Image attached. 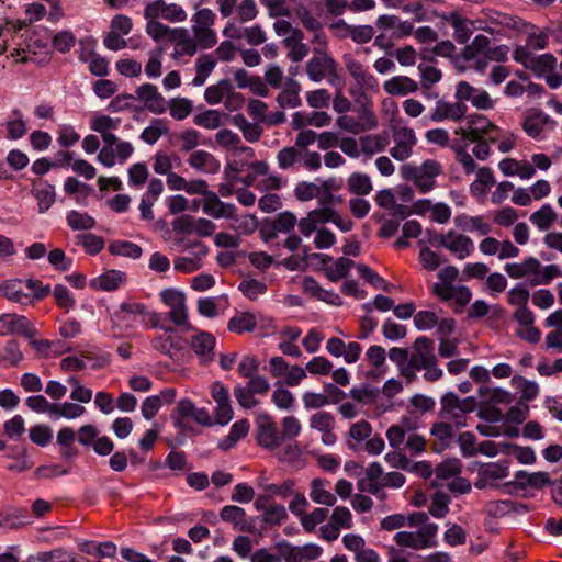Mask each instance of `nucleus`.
I'll list each match as a JSON object with an SVG mask.
<instances>
[{"label": "nucleus", "instance_id": "1", "mask_svg": "<svg viewBox=\"0 0 562 562\" xmlns=\"http://www.w3.org/2000/svg\"><path fill=\"white\" fill-rule=\"evenodd\" d=\"M408 526L416 528V531H398L394 535L397 546L413 550H425L435 548L438 544L437 533L439 527L431 522L424 512H415L408 516Z\"/></svg>", "mask_w": 562, "mask_h": 562}, {"label": "nucleus", "instance_id": "2", "mask_svg": "<svg viewBox=\"0 0 562 562\" xmlns=\"http://www.w3.org/2000/svg\"><path fill=\"white\" fill-rule=\"evenodd\" d=\"M504 270L512 279H527L531 286L546 285L553 279L562 277L558 265L542 266L540 260L532 256L520 262L506 263Z\"/></svg>", "mask_w": 562, "mask_h": 562}, {"label": "nucleus", "instance_id": "3", "mask_svg": "<svg viewBox=\"0 0 562 562\" xmlns=\"http://www.w3.org/2000/svg\"><path fill=\"white\" fill-rule=\"evenodd\" d=\"M403 179L411 181L420 193L435 188L436 178L442 173V165L436 159H426L419 166L405 164L401 166Z\"/></svg>", "mask_w": 562, "mask_h": 562}, {"label": "nucleus", "instance_id": "4", "mask_svg": "<svg viewBox=\"0 0 562 562\" xmlns=\"http://www.w3.org/2000/svg\"><path fill=\"white\" fill-rule=\"evenodd\" d=\"M477 394V416L485 422H499L503 413L496 405L509 404L513 401L512 394L499 387L481 386Z\"/></svg>", "mask_w": 562, "mask_h": 562}, {"label": "nucleus", "instance_id": "5", "mask_svg": "<svg viewBox=\"0 0 562 562\" xmlns=\"http://www.w3.org/2000/svg\"><path fill=\"white\" fill-rule=\"evenodd\" d=\"M276 161L280 170H293L302 165L310 171H317L322 167L318 151H303L293 145L281 148L276 154Z\"/></svg>", "mask_w": 562, "mask_h": 562}, {"label": "nucleus", "instance_id": "6", "mask_svg": "<svg viewBox=\"0 0 562 562\" xmlns=\"http://www.w3.org/2000/svg\"><path fill=\"white\" fill-rule=\"evenodd\" d=\"M300 430V424H260L257 440L261 447L274 449L296 437Z\"/></svg>", "mask_w": 562, "mask_h": 562}, {"label": "nucleus", "instance_id": "7", "mask_svg": "<svg viewBox=\"0 0 562 562\" xmlns=\"http://www.w3.org/2000/svg\"><path fill=\"white\" fill-rule=\"evenodd\" d=\"M437 484L447 486L453 493L464 494L471 490L468 480L460 477L461 463L458 459H448L436 468Z\"/></svg>", "mask_w": 562, "mask_h": 562}, {"label": "nucleus", "instance_id": "8", "mask_svg": "<svg viewBox=\"0 0 562 562\" xmlns=\"http://www.w3.org/2000/svg\"><path fill=\"white\" fill-rule=\"evenodd\" d=\"M392 132L393 146L390 149V155L397 161H405L414 154V148L417 145V136L414 128L407 125L390 124Z\"/></svg>", "mask_w": 562, "mask_h": 562}, {"label": "nucleus", "instance_id": "9", "mask_svg": "<svg viewBox=\"0 0 562 562\" xmlns=\"http://www.w3.org/2000/svg\"><path fill=\"white\" fill-rule=\"evenodd\" d=\"M305 74L313 82L323 80L334 81L338 78V64L327 52L314 53V56L305 64Z\"/></svg>", "mask_w": 562, "mask_h": 562}, {"label": "nucleus", "instance_id": "10", "mask_svg": "<svg viewBox=\"0 0 562 562\" xmlns=\"http://www.w3.org/2000/svg\"><path fill=\"white\" fill-rule=\"evenodd\" d=\"M192 32L200 43V48L207 49L215 46L217 35L212 26L215 23V13L207 8L198 10L192 18Z\"/></svg>", "mask_w": 562, "mask_h": 562}, {"label": "nucleus", "instance_id": "11", "mask_svg": "<svg viewBox=\"0 0 562 562\" xmlns=\"http://www.w3.org/2000/svg\"><path fill=\"white\" fill-rule=\"evenodd\" d=\"M432 243H436L445 249L449 250L459 260L465 259L474 250L472 239L469 236L458 233L453 229H450L445 234L436 235L432 239Z\"/></svg>", "mask_w": 562, "mask_h": 562}, {"label": "nucleus", "instance_id": "12", "mask_svg": "<svg viewBox=\"0 0 562 562\" xmlns=\"http://www.w3.org/2000/svg\"><path fill=\"white\" fill-rule=\"evenodd\" d=\"M440 417L442 419H460L465 414L474 412L477 407L475 397L459 398L454 393L448 392L440 400Z\"/></svg>", "mask_w": 562, "mask_h": 562}, {"label": "nucleus", "instance_id": "13", "mask_svg": "<svg viewBox=\"0 0 562 562\" xmlns=\"http://www.w3.org/2000/svg\"><path fill=\"white\" fill-rule=\"evenodd\" d=\"M344 66L348 75L355 81L359 90H373L378 86L376 78L370 72L369 68L351 54L342 55Z\"/></svg>", "mask_w": 562, "mask_h": 562}, {"label": "nucleus", "instance_id": "14", "mask_svg": "<svg viewBox=\"0 0 562 562\" xmlns=\"http://www.w3.org/2000/svg\"><path fill=\"white\" fill-rule=\"evenodd\" d=\"M508 474L507 461L501 460L497 462L480 464L474 486L479 490L496 486L498 482L506 479Z\"/></svg>", "mask_w": 562, "mask_h": 562}, {"label": "nucleus", "instance_id": "15", "mask_svg": "<svg viewBox=\"0 0 562 562\" xmlns=\"http://www.w3.org/2000/svg\"><path fill=\"white\" fill-rule=\"evenodd\" d=\"M468 111V106L463 102L448 101L443 98L437 99L435 106L430 110L429 119L434 123L443 121L459 122Z\"/></svg>", "mask_w": 562, "mask_h": 562}, {"label": "nucleus", "instance_id": "16", "mask_svg": "<svg viewBox=\"0 0 562 562\" xmlns=\"http://www.w3.org/2000/svg\"><path fill=\"white\" fill-rule=\"evenodd\" d=\"M513 57L517 63L522 64L526 69L531 70L537 76H543L553 71L557 63V59L551 54L528 55L522 48H515Z\"/></svg>", "mask_w": 562, "mask_h": 562}, {"label": "nucleus", "instance_id": "17", "mask_svg": "<svg viewBox=\"0 0 562 562\" xmlns=\"http://www.w3.org/2000/svg\"><path fill=\"white\" fill-rule=\"evenodd\" d=\"M162 302L170 308L169 319L177 326H183L188 323V311L186 306V296L182 292L175 289H166L160 293Z\"/></svg>", "mask_w": 562, "mask_h": 562}, {"label": "nucleus", "instance_id": "18", "mask_svg": "<svg viewBox=\"0 0 562 562\" xmlns=\"http://www.w3.org/2000/svg\"><path fill=\"white\" fill-rule=\"evenodd\" d=\"M211 396L216 404L214 408L216 422H231L234 412L227 387L218 381L212 383Z\"/></svg>", "mask_w": 562, "mask_h": 562}, {"label": "nucleus", "instance_id": "19", "mask_svg": "<svg viewBox=\"0 0 562 562\" xmlns=\"http://www.w3.org/2000/svg\"><path fill=\"white\" fill-rule=\"evenodd\" d=\"M203 213L212 216L213 218H229L236 217V207L234 204L225 203L220 200L218 195L210 191L202 201Z\"/></svg>", "mask_w": 562, "mask_h": 562}, {"label": "nucleus", "instance_id": "20", "mask_svg": "<svg viewBox=\"0 0 562 562\" xmlns=\"http://www.w3.org/2000/svg\"><path fill=\"white\" fill-rule=\"evenodd\" d=\"M135 93L137 99L140 100L144 103L145 108L149 110L151 113L162 114L166 112L167 101L158 92L156 86L150 83H144L136 89Z\"/></svg>", "mask_w": 562, "mask_h": 562}, {"label": "nucleus", "instance_id": "21", "mask_svg": "<svg viewBox=\"0 0 562 562\" xmlns=\"http://www.w3.org/2000/svg\"><path fill=\"white\" fill-rule=\"evenodd\" d=\"M442 19L453 29V38L459 44H467L472 35L475 22L457 11L445 14Z\"/></svg>", "mask_w": 562, "mask_h": 562}, {"label": "nucleus", "instance_id": "22", "mask_svg": "<svg viewBox=\"0 0 562 562\" xmlns=\"http://www.w3.org/2000/svg\"><path fill=\"white\" fill-rule=\"evenodd\" d=\"M0 330L24 335L29 338H33L36 334V329L31 322L25 316L18 314L0 315Z\"/></svg>", "mask_w": 562, "mask_h": 562}, {"label": "nucleus", "instance_id": "23", "mask_svg": "<svg viewBox=\"0 0 562 562\" xmlns=\"http://www.w3.org/2000/svg\"><path fill=\"white\" fill-rule=\"evenodd\" d=\"M169 42L175 44V52L180 56H193L200 48V43L184 27L173 29Z\"/></svg>", "mask_w": 562, "mask_h": 562}, {"label": "nucleus", "instance_id": "24", "mask_svg": "<svg viewBox=\"0 0 562 562\" xmlns=\"http://www.w3.org/2000/svg\"><path fill=\"white\" fill-rule=\"evenodd\" d=\"M331 122V116L324 111L311 113L295 112L292 115L291 126L293 130H306L307 126L325 127Z\"/></svg>", "mask_w": 562, "mask_h": 562}, {"label": "nucleus", "instance_id": "25", "mask_svg": "<svg viewBox=\"0 0 562 562\" xmlns=\"http://www.w3.org/2000/svg\"><path fill=\"white\" fill-rule=\"evenodd\" d=\"M414 352L409 360L417 367H427L434 362H437V357L434 352V340L427 337H418L414 341Z\"/></svg>", "mask_w": 562, "mask_h": 562}, {"label": "nucleus", "instance_id": "26", "mask_svg": "<svg viewBox=\"0 0 562 562\" xmlns=\"http://www.w3.org/2000/svg\"><path fill=\"white\" fill-rule=\"evenodd\" d=\"M418 89V82L408 76H393L383 82V90L395 97H406L416 93Z\"/></svg>", "mask_w": 562, "mask_h": 562}, {"label": "nucleus", "instance_id": "27", "mask_svg": "<svg viewBox=\"0 0 562 562\" xmlns=\"http://www.w3.org/2000/svg\"><path fill=\"white\" fill-rule=\"evenodd\" d=\"M300 91V82L293 78H286L276 98V101L282 109L296 108L301 104Z\"/></svg>", "mask_w": 562, "mask_h": 562}, {"label": "nucleus", "instance_id": "28", "mask_svg": "<svg viewBox=\"0 0 562 562\" xmlns=\"http://www.w3.org/2000/svg\"><path fill=\"white\" fill-rule=\"evenodd\" d=\"M215 342V337L205 331H201L191 337V348L204 363L213 361Z\"/></svg>", "mask_w": 562, "mask_h": 562}, {"label": "nucleus", "instance_id": "29", "mask_svg": "<svg viewBox=\"0 0 562 562\" xmlns=\"http://www.w3.org/2000/svg\"><path fill=\"white\" fill-rule=\"evenodd\" d=\"M172 417L175 419H193L194 422H210L209 412L205 408H196L188 398L178 402Z\"/></svg>", "mask_w": 562, "mask_h": 562}, {"label": "nucleus", "instance_id": "30", "mask_svg": "<svg viewBox=\"0 0 562 562\" xmlns=\"http://www.w3.org/2000/svg\"><path fill=\"white\" fill-rule=\"evenodd\" d=\"M126 281V274L119 270H109L103 274L92 279L90 286L94 290L114 291Z\"/></svg>", "mask_w": 562, "mask_h": 562}, {"label": "nucleus", "instance_id": "31", "mask_svg": "<svg viewBox=\"0 0 562 562\" xmlns=\"http://www.w3.org/2000/svg\"><path fill=\"white\" fill-rule=\"evenodd\" d=\"M491 41L487 36L479 34L474 36L471 43L465 44L461 49V57L465 61H472L480 57H486Z\"/></svg>", "mask_w": 562, "mask_h": 562}, {"label": "nucleus", "instance_id": "32", "mask_svg": "<svg viewBox=\"0 0 562 562\" xmlns=\"http://www.w3.org/2000/svg\"><path fill=\"white\" fill-rule=\"evenodd\" d=\"M467 121L480 134L482 138H487L491 143H495L497 140L499 130L486 116L481 114H472L468 116Z\"/></svg>", "mask_w": 562, "mask_h": 562}, {"label": "nucleus", "instance_id": "33", "mask_svg": "<svg viewBox=\"0 0 562 562\" xmlns=\"http://www.w3.org/2000/svg\"><path fill=\"white\" fill-rule=\"evenodd\" d=\"M359 143L362 148V154L367 157H371L383 151L387 147L390 140L385 133H381L361 136L359 137Z\"/></svg>", "mask_w": 562, "mask_h": 562}, {"label": "nucleus", "instance_id": "34", "mask_svg": "<svg viewBox=\"0 0 562 562\" xmlns=\"http://www.w3.org/2000/svg\"><path fill=\"white\" fill-rule=\"evenodd\" d=\"M256 326V315L250 312H240L235 314L227 324L228 330L238 335L252 333Z\"/></svg>", "mask_w": 562, "mask_h": 562}, {"label": "nucleus", "instance_id": "35", "mask_svg": "<svg viewBox=\"0 0 562 562\" xmlns=\"http://www.w3.org/2000/svg\"><path fill=\"white\" fill-rule=\"evenodd\" d=\"M329 484L321 479H315L311 483L310 498L319 505L334 506L336 503V496L329 488Z\"/></svg>", "mask_w": 562, "mask_h": 562}, {"label": "nucleus", "instance_id": "36", "mask_svg": "<svg viewBox=\"0 0 562 562\" xmlns=\"http://www.w3.org/2000/svg\"><path fill=\"white\" fill-rule=\"evenodd\" d=\"M303 38L304 34L302 32L295 37H285L283 40V45L289 48L288 58L292 63L302 61L310 53V47L303 42Z\"/></svg>", "mask_w": 562, "mask_h": 562}, {"label": "nucleus", "instance_id": "37", "mask_svg": "<svg viewBox=\"0 0 562 562\" xmlns=\"http://www.w3.org/2000/svg\"><path fill=\"white\" fill-rule=\"evenodd\" d=\"M0 293L9 301L22 303L31 300V294L26 293L23 280H8L0 285Z\"/></svg>", "mask_w": 562, "mask_h": 562}, {"label": "nucleus", "instance_id": "38", "mask_svg": "<svg viewBox=\"0 0 562 562\" xmlns=\"http://www.w3.org/2000/svg\"><path fill=\"white\" fill-rule=\"evenodd\" d=\"M515 481L521 487L541 488L550 483V477L547 472L518 471Z\"/></svg>", "mask_w": 562, "mask_h": 562}, {"label": "nucleus", "instance_id": "39", "mask_svg": "<svg viewBox=\"0 0 562 562\" xmlns=\"http://www.w3.org/2000/svg\"><path fill=\"white\" fill-rule=\"evenodd\" d=\"M435 406L436 403L431 397L423 394H415L409 398L406 411L412 417L418 418L428 412H432Z\"/></svg>", "mask_w": 562, "mask_h": 562}, {"label": "nucleus", "instance_id": "40", "mask_svg": "<svg viewBox=\"0 0 562 562\" xmlns=\"http://www.w3.org/2000/svg\"><path fill=\"white\" fill-rule=\"evenodd\" d=\"M233 123L241 131L244 138L249 143H256L262 136V126L258 123L249 122L243 114L234 115Z\"/></svg>", "mask_w": 562, "mask_h": 562}, {"label": "nucleus", "instance_id": "41", "mask_svg": "<svg viewBox=\"0 0 562 562\" xmlns=\"http://www.w3.org/2000/svg\"><path fill=\"white\" fill-rule=\"evenodd\" d=\"M216 143L225 148H235L241 153H246L248 156L252 157L255 155L254 149L247 146H241L240 137L232 132L231 130H222L215 135Z\"/></svg>", "mask_w": 562, "mask_h": 562}, {"label": "nucleus", "instance_id": "42", "mask_svg": "<svg viewBox=\"0 0 562 562\" xmlns=\"http://www.w3.org/2000/svg\"><path fill=\"white\" fill-rule=\"evenodd\" d=\"M347 188L350 193L359 196L367 195L373 190L370 177L362 172H352L347 179Z\"/></svg>", "mask_w": 562, "mask_h": 562}, {"label": "nucleus", "instance_id": "43", "mask_svg": "<svg viewBox=\"0 0 562 562\" xmlns=\"http://www.w3.org/2000/svg\"><path fill=\"white\" fill-rule=\"evenodd\" d=\"M529 220L540 231H548L558 220V214L550 204H543Z\"/></svg>", "mask_w": 562, "mask_h": 562}, {"label": "nucleus", "instance_id": "44", "mask_svg": "<svg viewBox=\"0 0 562 562\" xmlns=\"http://www.w3.org/2000/svg\"><path fill=\"white\" fill-rule=\"evenodd\" d=\"M80 550L98 558H113L116 553V546L111 541H85L80 543Z\"/></svg>", "mask_w": 562, "mask_h": 562}, {"label": "nucleus", "instance_id": "45", "mask_svg": "<svg viewBox=\"0 0 562 562\" xmlns=\"http://www.w3.org/2000/svg\"><path fill=\"white\" fill-rule=\"evenodd\" d=\"M232 88L233 85L228 79H222L205 89L204 99L211 105L218 104L226 98Z\"/></svg>", "mask_w": 562, "mask_h": 562}, {"label": "nucleus", "instance_id": "46", "mask_svg": "<svg viewBox=\"0 0 562 562\" xmlns=\"http://www.w3.org/2000/svg\"><path fill=\"white\" fill-rule=\"evenodd\" d=\"M170 116L177 121L187 119L193 111V102L187 98H172L166 102Z\"/></svg>", "mask_w": 562, "mask_h": 562}, {"label": "nucleus", "instance_id": "47", "mask_svg": "<svg viewBox=\"0 0 562 562\" xmlns=\"http://www.w3.org/2000/svg\"><path fill=\"white\" fill-rule=\"evenodd\" d=\"M318 200L319 204L328 207L327 205H330L335 202L334 192L339 191L341 189V180L337 178H328L319 183L318 187Z\"/></svg>", "mask_w": 562, "mask_h": 562}, {"label": "nucleus", "instance_id": "48", "mask_svg": "<svg viewBox=\"0 0 562 562\" xmlns=\"http://www.w3.org/2000/svg\"><path fill=\"white\" fill-rule=\"evenodd\" d=\"M350 395L360 409L363 407H371L379 398L380 391L368 385L359 389H352Z\"/></svg>", "mask_w": 562, "mask_h": 562}, {"label": "nucleus", "instance_id": "49", "mask_svg": "<svg viewBox=\"0 0 562 562\" xmlns=\"http://www.w3.org/2000/svg\"><path fill=\"white\" fill-rule=\"evenodd\" d=\"M216 61L210 55H201L196 59L195 65V77L193 78V86L200 87L203 86L210 76V74L215 68Z\"/></svg>", "mask_w": 562, "mask_h": 562}, {"label": "nucleus", "instance_id": "50", "mask_svg": "<svg viewBox=\"0 0 562 562\" xmlns=\"http://www.w3.org/2000/svg\"><path fill=\"white\" fill-rule=\"evenodd\" d=\"M188 164L198 170L202 171H214L217 169V162L213 155L205 150H195L193 151L189 159Z\"/></svg>", "mask_w": 562, "mask_h": 562}, {"label": "nucleus", "instance_id": "51", "mask_svg": "<svg viewBox=\"0 0 562 562\" xmlns=\"http://www.w3.org/2000/svg\"><path fill=\"white\" fill-rule=\"evenodd\" d=\"M548 122V116L540 111L530 112L524 120L522 128L531 137H537Z\"/></svg>", "mask_w": 562, "mask_h": 562}, {"label": "nucleus", "instance_id": "52", "mask_svg": "<svg viewBox=\"0 0 562 562\" xmlns=\"http://www.w3.org/2000/svg\"><path fill=\"white\" fill-rule=\"evenodd\" d=\"M371 435L370 424H352L349 430L348 447L351 450H359Z\"/></svg>", "mask_w": 562, "mask_h": 562}, {"label": "nucleus", "instance_id": "53", "mask_svg": "<svg viewBox=\"0 0 562 562\" xmlns=\"http://www.w3.org/2000/svg\"><path fill=\"white\" fill-rule=\"evenodd\" d=\"M169 128L167 123L160 119H154L150 125L144 128L140 138L148 145L155 144L161 136L167 135Z\"/></svg>", "mask_w": 562, "mask_h": 562}, {"label": "nucleus", "instance_id": "54", "mask_svg": "<svg viewBox=\"0 0 562 562\" xmlns=\"http://www.w3.org/2000/svg\"><path fill=\"white\" fill-rule=\"evenodd\" d=\"M353 260L340 257L333 265L324 268L326 277L331 281H338L347 277L350 268L353 266Z\"/></svg>", "mask_w": 562, "mask_h": 562}, {"label": "nucleus", "instance_id": "55", "mask_svg": "<svg viewBox=\"0 0 562 562\" xmlns=\"http://www.w3.org/2000/svg\"><path fill=\"white\" fill-rule=\"evenodd\" d=\"M512 384L520 391L521 395L519 401H524L525 403L533 400L539 393V387L536 382L528 381L520 375L513 376Z\"/></svg>", "mask_w": 562, "mask_h": 562}, {"label": "nucleus", "instance_id": "56", "mask_svg": "<svg viewBox=\"0 0 562 562\" xmlns=\"http://www.w3.org/2000/svg\"><path fill=\"white\" fill-rule=\"evenodd\" d=\"M146 307L142 303H130L125 302L120 305V311L115 313V317L120 322H126L127 324L135 321L137 315L145 314Z\"/></svg>", "mask_w": 562, "mask_h": 562}, {"label": "nucleus", "instance_id": "57", "mask_svg": "<svg viewBox=\"0 0 562 562\" xmlns=\"http://www.w3.org/2000/svg\"><path fill=\"white\" fill-rule=\"evenodd\" d=\"M248 432L249 427L247 424H233L228 436L218 441V448L222 450L232 449Z\"/></svg>", "mask_w": 562, "mask_h": 562}, {"label": "nucleus", "instance_id": "58", "mask_svg": "<svg viewBox=\"0 0 562 562\" xmlns=\"http://www.w3.org/2000/svg\"><path fill=\"white\" fill-rule=\"evenodd\" d=\"M220 516L222 520L233 524L235 528H244L246 513L241 507L235 505L224 506Z\"/></svg>", "mask_w": 562, "mask_h": 562}, {"label": "nucleus", "instance_id": "59", "mask_svg": "<svg viewBox=\"0 0 562 562\" xmlns=\"http://www.w3.org/2000/svg\"><path fill=\"white\" fill-rule=\"evenodd\" d=\"M286 78L288 77L284 76L282 68L277 64L269 65L263 72V79L267 87L274 90L281 89Z\"/></svg>", "mask_w": 562, "mask_h": 562}, {"label": "nucleus", "instance_id": "60", "mask_svg": "<svg viewBox=\"0 0 562 562\" xmlns=\"http://www.w3.org/2000/svg\"><path fill=\"white\" fill-rule=\"evenodd\" d=\"M193 122L206 130H215L222 125V115L217 110H206L194 115Z\"/></svg>", "mask_w": 562, "mask_h": 562}, {"label": "nucleus", "instance_id": "61", "mask_svg": "<svg viewBox=\"0 0 562 562\" xmlns=\"http://www.w3.org/2000/svg\"><path fill=\"white\" fill-rule=\"evenodd\" d=\"M205 255H193L192 257H176L173 260L175 270L183 273H192L202 267V258Z\"/></svg>", "mask_w": 562, "mask_h": 562}, {"label": "nucleus", "instance_id": "62", "mask_svg": "<svg viewBox=\"0 0 562 562\" xmlns=\"http://www.w3.org/2000/svg\"><path fill=\"white\" fill-rule=\"evenodd\" d=\"M33 194L38 203V211L41 213L46 212L55 202V191L52 186L45 184L43 187L35 188Z\"/></svg>", "mask_w": 562, "mask_h": 562}, {"label": "nucleus", "instance_id": "63", "mask_svg": "<svg viewBox=\"0 0 562 562\" xmlns=\"http://www.w3.org/2000/svg\"><path fill=\"white\" fill-rule=\"evenodd\" d=\"M109 250L113 255L130 257L134 259L139 258L143 252L142 248L138 245L131 241L112 243L109 246Z\"/></svg>", "mask_w": 562, "mask_h": 562}, {"label": "nucleus", "instance_id": "64", "mask_svg": "<svg viewBox=\"0 0 562 562\" xmlns=\"http://www.w3.org/2000/svg\"><path fill=\"white\" fill-rule=\"evenodd\" d=\"M450 498L443 493H436L431 497L429 514L435 518H443L449 513Z\"/></svg>", "mask_w": 562, "mask_h": 562}]
</instances>
